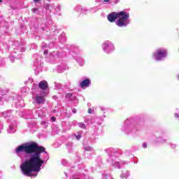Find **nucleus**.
<instances>
[{
	"instance_id": "f257e3e1",
	"label": "nucleus",
	"mask_w": 179,
	"mask_h": 179,
	"mask_svg": "<svg viewBox=\"0 0 179 179\" xmlns=\"http://www.w3.org/2000/svg\"><path fill=\"white\" fill-rule=\"evenodd\" d=\"M23 152L27 155H31L29 159H27L20 165L22 174L30 177L31 173H38L41 170V166L44 164V160L41 159V153L45 152V148L39 146L37 143L34 142L29 145H20L15 149V153L17 155ZM33 153L34 154L33 155Z\"/></svg>"
},
{
	"instance_id": "f03ea898",
	"label": "nucleus",
	"mask_w": 179,
	"mask_h": 179,
	"mask_svg": "<svg viewBox=\"0 0 179 179\" xmlns=\"http://www.w3.org/2000/svg\"><path fill=\"white\" fill-rule=\"evenodd\" d=\"M117 26H119V27H124V26H127V24H128V22H127V20L129 19V13L125 11H120L119 13H117Z\"/></svg>"
},
{
	"instance_id": "7ed1b4c3",
	"label": "nucleus",
	"mask_w": 179,
	"mask_h": 179,
	"mask_svg": "<svg viewBox=\"0 0 179 179\" xmlns=\"http://www.w3.org/2000/svg\"><path fill=\"white\" fill-rule=\"evenodd\" d=\"M153 57L157 61H162L163 58L167 57V50L159 49L156 52L153 53Z\"/></svg>"
},
{
	"instance_id": "20e7f679",
	"label": "nucleus",
	"mask_w": 179,
	"mask_h": 179,
	"mask_svg": "<svg viewBox=\"0 0 179 179\" xmlns=\"http://www.w3.org/2000/svg\"><path fill=\"white\" fill-rule=\"evenodd\" d=\"M107 19L110 23H114L118 19L117 13L113 12L107 16Z\"/></svg>"
},
{
	"instance_id": "39448f33",
	"label": "nucleus",
	"mask_w": 179,
	"mask_h": 179,
	"mask_svg": "<svg viewBox=\"0 0 179 179\" xmlns=\"http://www.w3.org/2000/svg\"><path fill=\"white\" fill-rule=\"evenodd\" d=\"M90 79L87 78L83 80L80 83V87H81V89H85V87H89V86H90Z\"/></svg>"
},
{
	"instance_id": "423d86ee",
	"label": "nucleus",
	"mask_w": 179,
	"mask_h": 179,
	"mask_svg": "<svg viewBox=\"0 0 179 179\" xmlns=\"http://www.w3.org/2000/svg\"><path fill=\"white\" fill-rule=\"evenodd\" d=\"M38 87L41 90H47V88L48 87V83L45 80H43L39 83Z\"/></svg>"
},
{
	"instance_id": "0eeeda50",
	"label": "nucleus",
	"mask_w": 179,
	"mask_h": 179,
	"mask_svg": "<svg viewBox=\"0 0 179 179\" xmlns=\"http://www.w3.org/2000/svg\"><path fill=\"white\" fill-rule=\"evenodd\" d=\"M36 102L37 104H44L45 99L44 96L37 94L35 97Z\"/></svg>"
},
{
	"instance_id": "6e6552de",
	"label": "nucleus",
	"mask_w": 179,
	"mask_h": 179,
	"mask_svg": "<svg viewBox=\"0 0 179 179\" xmlns=\"http://www.w3.org/2000/svg\"><path fill=\"white\" fill-rule=\"evenodd\" d=\"M80 128H83V129H86V124L83 123H79Z\"/></svg>"
},
{
	"instance_id": "1a4fd4ad",
	"label": "nucleus",
	"mask_w": 179,
	"mask_h": 179,
	"mask_svg": "<svg viewBox=\"0 0 179 179\" xmlns=\"http://www.w3.org/2000/svg\"><path fill=\"white\" fill-rule=\"evenodd\" d=\"M72 96H73L72 93H69L66 95V97H67V99H70V97H72Z\"/></svg>"
},
{
	"instance_id": "9d476101",
	"label": "nucleus",
	"mask_w": 179,
	"mask_h": 179,
	"mask_svg": "<svg viewBox=\"0 0 179 179\" xmlns=\"http://www.w3.org/2000/svg\"><path fill=\"white\" fill-rule=\"evenodd\" d=\"M56 120H57V118H55V117H52V120L53 122H55Z\"/></svg>"
},
{
	"instance_id": "9b49d317",
	"label": "nucleus",
	"mask_w": 179,
	"mask_h": 179,
	"mask_svg": "<svg viewBox=\"0 0 179 179\" xmlns=\"http://www.w3.org/2000/svg\"><path fill=\"white\" fill-rule=\"evenodd\" d=\"M88 114H92V108H88Z\"/></svg>"
},
{
	"instance_id": "f8f14e48",
	"label": "nucleus",
	"mask_w": 179,
	"mask_h": 179,
	"mask_svg": "<svg viewBox=\"0 0 179 179\" xmlns=\"http://www.w3.org/2000/svg\"><path fill=\"white\" fill-rule=\"evenodd\" d=\"M80 138H81L80 135L76 136V139H78V141H79V139H80Z\"/></svg>"
},
{
	"instance_id": "ddd939ff",
	"label": "nucleus",
	"mask_w": 179,
	"mask_h": 179,
	"mask_svg": "<svg viewBox=\"0 0 179 179\" xmlns=\"http://www.w3.org/2000/svg\"><path fill=\"white\" fill-rule=\"evenodd\" d=\"M175 117H176V118H178V117H179L178 113H175Z\"/></svg>"
},
{
	"instance_id": "4468645a",
	"label": "nucleus",
	"mask_w": 179,
	"mask_h": 179,
	"mask_svg": "<svg viewBox=\"0 0 179 179\" xmlns=\"http://www.w3.org/2000/svg\"><path fill=\"white\" fill-rule=\"evenodd\" d=\"M73 114H76V109H73Z\"/></svg>"
},
{
	"instance_id": "2eb2a0df",
	"label": "nucleus",
	"mask_w": 179,
	"mask_h": 179,
	"mask_svg": "<svg viewBox=\"0 0 179 179\" xmlns=\"http://www.w3.org/2000/svg\"><path fill=\"white\" fill-rule=\"evenodd\" d=\"M144 148H148V144H144Z\"/></svg>"
},
{
	"instance_id": "dca6fc26",
	"label": "nucleus",
	"mask_w": 179,
	"mask_h": 179,
	"mask_svg": "<svg viewBox=\"0 0 179 179\" xmlns=\"http://www.w3.org/2000/svg\"><path fill=\"white\" fill-rule=\"evenodd\" d=\"M44 53L45 54H48V51L46 50V51L44 52Z\"/></svg>"
},
{
	"instance_id": "f3484780",
	"label": "nucleus",
	"mask_w": 179,
	"mask_h": 179,
	"mask_svg": "<svg viewBox=\"0 0 179 179\" xmlns=\"http://www.w3.org/2000/svg\"><path fill=\"white\" fill-rule=\"evenodd\" d=\"M37 10V8H34V12H36Z\"/></svg>"
},
{
	"instance_id": "a211bd4d",
	"label": "nucleus",
	"mask_w": 179,
	"mask_h": 179,
	"mask_svg": "<svg viewBox=\"0 0 179 179\" xmlns=\"http://www.w3.org/2000/svg\"><path fill=\"white\" fill-rule=\"evenodd\" d=\"M105 2H108V1H105Z\"/></svg>"
},
{
	"instance_id": "6ab92c4d",
	"label": "nucleus",
	"mask_w": 179,
	"mask_h": 179,
	"mask_svg": "<svg viewBox=\"0 0 179 179\" xmlns=\"http://www.w3.org/2000/svg\"><path fill=\"white\" fill-rule=\"evenodd\" d=\"M103 1H110V0H103Z\"/></svg>"
},
{
	"instance_id": "aec40b11",
	"label": "nucleus",
	"mask_w": 179,
	"mask_h": 179,
	"mask_svg": "<svg viewBox=\"0 0 179 179\" xmlns=\"http://www.w3.org/2000/svg\"><path fill=\"white\" fill-rule=\"evenodd\" d=\"M1 2H2V1H0V3H1Z\"/></svg>"
},
{
	"instance_id": "412c9836",
	"label": "nucleus",
	"mask_w": 179,
	"mask_h": 179,
	"mask_svg": "<svg viewBox=\"0 0 179 179\" xmlns=\"http://www.w3.org/2000/svg\"><path fill=\"white\" fill-rule=\"evenodd\" d=\"M178 79H179V75H178Z\"/></svg>"
}]
</instances>
